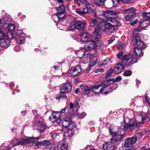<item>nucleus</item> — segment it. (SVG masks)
<instances>
[{"label":"nucleus","mask_w":150,"mask_h":150,"mask_svg":"<svg viewBox=\"0 0 150 150\" xmlns=\"http://www.w3.org/2000/svg\"><path fill=\"white\" fill-rule=\"evenodd\" d=\"M135 55L138 57L141 56L143 55L142 49L137 47H135L134 50Z\"/></svg>","instance_id":"25"},{"label":"nucleus","mask_w":150,"mask_h":150,"mask_svg":"<svg viewBox=\"0 0 150 150\" xmlns=\"http://www.w3.org/2000/svg\"><path fill=\"white\" fill-rule=\"evenodd\" d=\"M124 11L127 14H129L131 13H135L137 11L136 9L134 7H130L125 10Z\"/></svg>","instance_id":"28"},{"label":"nucleus","mask_w":150,"mask_h":150,"mask_svg":"<svg viewBox=\"0 0 150 150\" xmlns=\"http://www.w3.org/2000/svg\"><path fill=\"white\" fill-rule=\"evenodd\" d=\"M76 12L78 14L81 15H83V13L82 11H81L80 9L79 8H77L76 10Z\"/></svg>","instance_id":"53"},{"label":"nucleus","mask_w":150,"mask_h":150,"mask_svg":"<svg viewBox=\"0 0 150 150\" xmlns=\"http://www.w3.org/2000/svg\"><path fill=\"white\" fill-rule=\"evenodd\" d=\"M60 88L61 94H64L69 92L71 89V85L67 82L63 83L60 86Z\"/></svg>","instance_id":"12"},{"label":"nucleus","mask_w":150,"mask_h":150,"mask_svg":"<svg viewBox=\"0 0 150 150\" xmlns=\"http://www.w3.org/2000/svg\"><path fill=\"white\" fill-rule=\"evenodd\" d=\"M122 79V78L120 76H118L117 77L116 79H115V82H118L121 81Z\"/></svg>","instance_id":"57"},{"label":"nucleus","mask_w":150,"mask_h":150,"mask_svg":"<svg viewBox=\"0 0 150 150\" xmlns=\"http://www.w3.org/2000/svg\"><path fill=\"white\" fill-rule=\"evenodd\" d=\"M86 6L89 11L93 12L94 11L93 6L92 4H90L89 3L88 4L86 5Z\"/></svg>","instance_id":"36"},{"label":"nucleus","mask_w":150,"mask_h":150,"mask_svg":"<svg viewBox=\"0 0 150 150\" xmlns=\"http://www.w3.org/2000/svg\"><path fill=\"white\" fill-rule=\"evenodd\" d=\"M53 68L55 69V70H56L57 69H58L59 67L57 66H54L53 67Z\"/></svg>","instance_id":"62"},{"label":"nucleus","mask_w":150,"mask_h":150,"mask_svg":"<svg viewBox=\"0 0 150 150\" xmlns=\"http://www.w3.org/2000/svg\"><path fill=\"white\" fill-rule=\"evenodd\" d=\"M137 22L139 23V24L140 25H141V24L142 23H143L144 25V21H143L142 22H139L138 21V20L137 19H135L134 21L131 22L130 23V24L132 26H133L134 25L136 24Z\"/></svg>","instance_id":"40"},{"label":"nucleus","mask_w":150,"mask_h":150,"mask_svg":"<svg viewBox=\"0 0 150 150\" xmlns=\"http://www.w3.org/2000/svg\"><path fill=\"white\" fill-rule=\"evenodd\" d=\"M94 17L95 18H97L98 16H97V14L96 13H95L94 15Z\"/></svg>","instance_id":"63"},{"label":"nucleus","mask_w":150,"mask_h":150,"mask_svg":"<svg viewBox=\"0 0 150 150\" xmlns=\"http://www.w3.org/2000/svg\"><path fill=\"white\" fill-rule=\"evenodd\" d=\"M116 14V13L113 11H107L105 12L104 15L106 19H104L103 22L96 28L94 32L95 36L93 37L95 41H99L100 38V35L99 33L100 30L105 32L108 31L111 33L114 30V27L121 25L120 23L117 22L115 18L112 16Z\"/></svg>","instance_id":"1"},{"label":"nucleus","mask_w":150,"mask_h":150,"mask_svg":"<svg viewBox=\"0 0 150 150\" xmlns=\"http://www.w3.org/2000/svg\"><path fill=\"white\" fill-rule=\"evenodd\" d=\"M142 27L141 26H139L138 28L135 29L133 31V33L136 35H134L136 37L135 39V42L136 45L139 46V47L144 48L146 47V46L144 44L143 42L141 40V39L139 38V35H137L138 33L142 30Z\"/></svg>","instance_id":"6"},{"label":"nucleus","mask_w":150,"mask_h":150,"mask_svg":"<svg viewBox=\"0 0 150 150\" xmlns=\"http://www.w3.org/2000/svg\"><path fill=\"white\" fill-rule=\"evenodd\" d=\"M94 2L96 5L102 6L104 4V1L103 0H95Z\"/></svg>","instance_id":"35"},{"label":"nucleus","mask_w":150,"mask_h":150,"mask_svg":"<svg viewBox=\"0 0 150 150\" xmlns=\"http://www.w3.org/2000/svg\"><path fill=\"white\" fill-rule=\"evenodd\" d=\"M7 37L10 39L16 38L14 36L13 33L10 31L7 32Z\"/></svg>","instance_id":"34"},{"label":"nucleus","mask_w":150,"mask_h":150,"mask_svg":"<svg viewBox=\"0 0 150 150\" xmlns=\"http://www.w3.org/2000/svg\"><path fill=\"white\" fill-rule=\"evenodd\" d=\"M89 11H88L87 8L86 7V8H84L83 9V15L86 13H87Z\"/></svg>","instance_id":"55"},{"label":"nucleus","mask_w":150,"mask_h":150,"mask_svg":"<svg viewBox=\"0 0 150 150\" xmlns=\"http://www.w3.org/2000/svg\"><path fill=\"white\" fill-rule=\"evenodd\" d=\"M42 146H46L50 144L51 143V141L44 140L42 141Z\"/></svg>","instance_id":"43"},{"label":"nucleus","mask_w":150,"mask_h":150,"mask_svg":"<svg viewBox=\"0 0 150 150\" xmlns=\"http://www.w3.org/2000/svg\"><path fill=\"white\" fill-rule=\"evenodd\" d=\"M103 148V150H116L117 146L111 142H106L104 144Z\"/></svg>","instance_id":"18"},{"label":"nucleus","mask_w":150,"mask_h":150,"mask_svg":"<svg viewBox=\"0 0 150 150\" xmlns=\"http://www.w3.org/2000/svg\"><path fill=\"white\" fill-rule=\"evenodd\" d=\"M68 145L64 141H60L58 144L57 148H54L53 150H68Z\"/></svg>","instance_id":"15"},{"label":"nucleus","mask_w":150,"mask_h":150,"mask_svg":"<svg viewBox=\"0 0 150 150\" xmlns=\"http://www.w3.org/2000/svg\"><path fill=\"white\" fill-rule=\"evenodd\" d=\"M135 58H134L133 56L131 54L124 55L121 58L122 62L125 64L127 67H130L134 63L137 62L135 61Z\"/></svg>","instance_id":"4"},{"label":"nucleus","mask_w":150,"mask_h":150,"mask_svg":"<svg viewBox=\"0 0 150 150\" xmlns=\"http://www.w3.org/2000/svg\"><path fill=\"white\" fill-rule=\"evenodd\" d=\"M36 124L37 127V129L40 131V133H43L46 128L45 124L44 123L41 122L40 121H36Z\"/></svg>","instance_id":"19"},{"label":"nucleus","mask_w":150,"mask_h":150,"mask_svg":"<svg viewBox=\"0 0 150 150\" xmlns=\"http://www.w3.org/2000/svg\"><path fill=\"white\" fill-rule=\"evenodd\" d=\"M132 74V72L130 70H127L125 71L124 73L123 74L125 76H128L131 75Z\"/></svg>","instance_id":"45"},{"label":"nucleus","mask_w":150,"mask_h":150,"mask_svg":"<svg viewBox=\"0 0 150 150\" xmlns=\"http://www.w3.org/2000/svg\"><path fill=\"white\" fill-rule=\"evenodd\" d=\"M13 33L15 37L16 38V36H18L21 34L23 33V32L21 30H18L14 31L13 32Z\"/></svg>","instance_id":"33"},{"label":"nucleus","mask_w":150,"mask_h":150,"mask_svg":"<svg viewBox=\"0 0 150 150\" xmlns=\"http://www.w3.org/2000/svg\"><path fill=\"white\" fill-rule=\"evenodd\" d=\"M66 110V108H63L60 112H53L52 115L49 117L50 120L54 123H57L59 124L61 121V116L60 113H62L64 112Z\"/></svg>","instance_id":"5"},{"label":"nucleus","mask_w":150,"mask_h":150,"mask_svg":"<svg viewBox=\"0 0 150 150\" xmlns=\"http://www.w3.org/2000/svg\"><path fill=\"white\" fill-rule=\"evenodd\" d=\"M81 89L83 92L91 91V88H89L88 86L85 85H83L81 86Z\"/></svg>","instance_id":"30"},{"label":"nucleus","mask_w":150,"mask_h":150,"mask_svg":"<svg viewBox=\"0 0 150 150\" xmlns=\"http://www.w3.org/2000/svg\"><path fill=\"white\" fill-rule=\"evenodd\" d=\"M113 71V70L112 69H110L107 72L105 78H107L110 76H111Z\"/></svg>","instance_id":"38"},{"label":"nucleus","mask_w":150,"mask_h":150,"mask_svg":"<svg viewBox=\"0 0 150 150\" xmlns=\"http://www.w3.org/2000/svg\"><path fill=\"white\" fill-rule=\"evenodd\" d=\"M97 23V20L96 19H92L90 22V25L91 27L95 26Z\"/></svg>","instance_id":"39"},{"label":"nucleus","mask_w":150,"mask_h":150,"mask_svg":"<svg viewBox=\"0 0 150 150\" xmlns=\"http://www.w3.org/2000/svg\"><path fill=\"white\" fill-rule=\"evenodd\" d=\"M138 122H132L130 121L129 123L127 125H125L123 126V129L126 130L127 129L132 130L138 128L139 127Z\"/></svg>","instance_id":"9"},{"label":"nucleus","mask_w":150,"mask_h":150,"mask_svg":"<svg viewBox=\"0 0 150 150\" xmlns=\"http://www.w3.org/2000/svg\"><path fill=\"white\" fill-rule=\"evenodd\" d=\"M150 115L148 114H145L144 115H142L141 116L142 119V120L140 122H138L139 124L144 123V121L145 122H147L149 121L150 118Z\"/></svg>","instance_id":"22"},{"label":"nucleus","mask_w":150,"mask_h":150,"mask_svg":"<svg viewBox=\"0 0 150 150\" xmlns=\"http://www.w3.org/2000/svg\"><path fill=\"white\" fill-rule=\"evenodd\" d=\"M96 47V44L95 41L93 40L89 41L86 43V44L84 46L86 51L89 52L91 50H93V53L94 54L96 52L95 48Z\"/></svg>","instance_id":"8"},{"label":"nucleus","mask_w":150,"mask_h":150,"mask_svg":"<svg viewBox=\"0 0 150 150\" xmlns=\"http://www.w3.org/2000/svg\"><path fill=\"white\" fill-rule=\"evenodd\" d=\"M18 43L19 44H23L25 42V36L24 35H22L15 38Z\"/></svg>","instance_id":"24"},{"label":"nucleus","mask_w":150,"mask_h":150,"mask_svg":"<svg viewBox=\"0 0 150 150\" xmlns=\"http://www.w3.org/2000/svg\"><path fill=\"white\" fill-rule=\"evenodd\" d=\"M115 38H116L115 36H112L110 40L109 41L108 43H110V44L112 43L115 40Z\"/></svg>","instance_id":"52"},{"label":"nucleus","mask_w":150,"mask_h":150,"mask_svg":"<svg viewBox=\"0 0 150 150\" xmlns=\"http://www.w3.org/2000/svg\"><path fill=\"white\" fill-rule=\"evenodd\" d=\"M145 98H146V101L149 103H150V99L148 97V96H145Z\"/></svg>","instance_id":"59"},{"label":"nucleus","mask_w":150,"mask_h":150,"mask_svg":"<svg viewBox=\"0 0 150 150\" xmlns=\"http://www.w3.org/2000/svg\"><path fill=\"white\" fill-rule=\"evenodd\" d=\"M72 114V113L67 115L66 117V118L64 119V120L62 121V126L65 128H69L71 121V118L70 117L71 115Z\"/></svg>","instance_id":"16"},{"label":"nucleus","mask_w":150,"mask_h":150,"mask_svg":"<svg viewBox=\"0 0 150 150\" xmlns=\"http://www.w3.org/2000/svg\"><path fill=\"white\" fill-rule=\"evenodd\" d=\"M109 131L110 134L112 137V138L111 139V141H113L116 142L119 141L122 137V135L116 132H113L110 129H109Z\"/></svg>","instance_id":"13"},{"label":"nucleus","mask_w":150,"mask_h":150,"mask_svg":"<svg viewBox=\"0 0 150 150\" xmlns=\"http://www.w3.org/2000/svg\"><path fill=\"white\" fill-rule=\"evenodd\" d=\"M132 144L129 138H127L125 139V147H130Z\"/></svg>","instance_id":"31"},{"label":"nucleus","mask_w":150,"mask_h":150,"mask_svg":"<svg viewBox=\"0 0 150 150\" xmlns=\"http://www.w3.org/2000/svg\"><path fill=\"white\" fill-rule=\"evenodd\" d=\"M100 62V60L98 59L92 62H91L89 64V67L87 69L86 72L88 73L90 69L93 67L95 66L97 63H98Z\"/></svg>","instance_id":"29"},{"label":"nucleus","mask_w":150,"mask_h":150,"mask_svg":"<svg viewBox=\"0 0 150 150\" xmlns=\"http://www.w3.org/2000/svg\"><path fill=\"white\" fill-rule=\"evenodd\" d=\"M82 3L83 4H85L86 5L88 4L89 2L88 1V0H80Z\"/></svg>","instance_id":"56"},{"label":"nucleus","mask_w":150,"mask_h":150,"mask_svg":"<svg viewBox=\"0 0 150 150\" xmlns=\"http://www.w3.org/2000/svg\"><path fill=\"white\" fill-rule=\"evenodd\" d=\"M70 110L74 112H76L78 110L79 108V104L78 103H73L72 102L70 103L69 105Z\"/></svg>","instance_id":"21"},{"label":"nucleus","mask_w":150,"mask_h":150,"mask_svg":"<svg viewBox=\"0 0 150 150\" xmlns=\"http://www.w3.org/2000/svg\"><path fill=\"white\" fill-rule=\"evenodd\" d=\"M139 150H146L145 149L144 147H142V148L140 149Z\"/></svg>","instance_id":"64"},{"label":"nucleus","mask_w":150,"mask_h":150,"mask_svg":"<svg viewBox=\"0 0 150 150\" xmlns=\"http://www.w3.org/2000/svg\"><path fill=\"white\" fill-rule=\"evenodd\" d=\"M6 37L5 33L2 31L0 32V40Z\"/></svg>","instance_id":"50"},{"label":"nucleus","mask_w":150,"mask_h":150,"mask_svg":"<svg viewBox=\"0 0 150 150\" xmlns=\"http://www.w3.org/2000/svg\"><path fill=\"white\" fill-rule=\"evenodd\" d=\"M92 36L86 32L82 33L80 35L77 36L76 40L78 42H87L89 41H91L92 40Z\"/></svg>","instance_id":"7"},{"label":"nucleus","mask_w":150,"mask_h":150,"mask_svg":"<svg viewBox=\"0 0 150 150\" xmlns=\"http://www.w3.org/2000/svg\"><path fill=\"white\" fill-rule=\"evenodd\" d=\"M66 96L64 94L63 95H62L59 93L57 95V96L56 97V99L59 100L60 99H62L64 98H66Z\"/></svg>","instance_id":"42"},{"label":"nucleus","mask_w":150,"mask_h":150,"mask_svg":"<svg viewBox=\"0 0 150 150\" xmlns=\"http://www.w3.org/2000/svg\"><path fill=\"white\" fill-rule=\"evenodd\" d=\"M40 139L39 137H30L28 139H22L18 140L16 139H13L12 140L11 144H10L9 146V149H10L12 147L16 146L19 144L24 145L28 144H30L33 142L35 140H38Z\"/></svg>","instance_id":"2"},{"label":"nucleus","mask_w":150,"mask_h":150,"mask_svg":"<svg viewBox=\"0 0 150 150\" xmlns=\"http://www.w3.org/2000/svg\"><path fill=\"white\" fill-rule=\"evenodd\" d=\"M110 60L108 59L107 58L101 62L100 66H101L103 65H106L108 63H110Z\"/></svg>","instance_id":"37"},{"label":"nucleus","mask_w":150,"mask_h":150,"mask_svg":"<svg viewBox=\"0 0 150 150\" xmlns=\"http://www.w3.org/2000/svg\"><path fill=\"white\" fill-rule=\"evenodd\" d=\"M134 137L137 138V139H140L142 137V135L140 133H138L135 134Z\"/></svg>","instance_id":"47"},{"label":"nucleus","mask_w":150,"mask_h":150,"mask_svg":"<svg viewBox=\"0 0 150 150\" xmlns=\"http://www.w3.org/2000/svg\"><path fill=\"white\" fill-rule=\"evenodd\" d=\"M56 137H57V135L55 133H54L53 134H52V135L51 136L52 138L53 139H55L56 138Z\"/></svg>","instance_id":"60"},{"label":"nucleus","mask_w":150,"mask_h":150,"mask_svg":"<svg viewBox=\"0 0 150 150\" xmlns=\"http://www.w3.org/2000/svg\"><path fill=\"white\" fill-rule=\"evenodd\" d=\"M80 89L79 88H77L75 91V93L77 94L79 93L80 92Z\"/></svg>","instance_id":"61"},{"label":"nucleus","mask_w":150,"mask_h":150,"mask_svg":"<svg viewBox=\"0 0 150 150\" xmlns=\"http://www.w3.org/2000/svg\"><path fill=\"white\" fill-rule=\"evenodd\" d=\"M86 115V114L85 112H82V113H80L78 114V117L80 119H82L85 117Z\"/></svg>","instance_id":"48"},{"label":"nucleus","mask_w":150,"mask_h":150,"mask_svg":"<svg viewBox=\"0 0 150 150\" xmlns=\"http://www.w3.org/2000/svg\"><path fill=\"white\" fill-rule=\"evenodd\" d=\"M115 79L110 78L107 80V83L109 84H112L115 82Z\"/></svg>","instance_id":"44"},{"label":"nucleus","mask_w":150,"mask_h":150,"mask_svg":"<svg viewBox=\"0 0 150 150\" xmlns=\"http://www.w3.org/2000/svg\"><path fill=\"white\" fill-rule=\"evenodd\" d=\"M124 65L121 63H118L115 65L113 71L115 73L118 74L122 72L124 69Z\"/></svg>","instance_id":"17"},{"label":"nucleus","mask_w":150,"mask_h":150,"mask_svg":"<svg viewBox=\"0 0 150 150\" xmlns=\"http://www.w3.org/2000/svg\"><path fill=\"white\" fill-rule=\"evenodd\" d=\"M131 141V142L132 144H134L136 143L137 141V139L135 137H132L131 138H129Z\"/></svg>","instance_id":"49"},{"label":"nucleus","mask_w":150,"mask_h":150,"mask_svg":"<svg viewBox=\"0 0 150 150\" xmlns=\"http://www.w3.org/2000/svg\"><path fill=\"white\" fill-rule=\"evenodd\" d=\"M85 25V23L82 21H77L73 24H71V30H72L75 28L78 29H82L84 27Z\"/></svg>","instance_id":"10"},{"label":"nucleus","mask_w":150,"mask_h":150,"mask_svg":"<svg viewBox=\"0 0 150 150\" xmlns=\"http://www.w3.org/2000/svg\"><path fill=\"white\" fill-rule=\"evenodd\" d=\"M123 53L122 52H120L118 53L117 54V56L118 58H120L121 57V56H122Z\"/></svg>","instance_id":"58"},{"label":"nucleus","mask_w":150,"mask_h":150,"mask_svg":"<svg viewBox=\"0 0 150 150\" xmlns=\"http://www.w3.org/2000/svg\"><path fill=\"white\" fill-rule=\"evenodd\" d=\"M56 2L58 3L59 6L56 7V9L57 11L61 10V11H59L56 15L52 16V18H57V19L54 20L55 22L59 21L62 20L65 16V14L64 13L65 8L64 5H63V0H56Z\"/></svg>","instance_id":"3"},{"label":"nucleus","mask_w":150,"mask_h":150,"mask_svg":"<svg viewBox=\"0 0 150 150\" xmlns=\"http://www.w3.org/2000/svg\"><path fill=\"white\" fill-rule=\"evenodd\" d=\"M100 88V85L98 86H95L91 88V91H92L95 93H99V91L98 92V90Z\"/></svg>","instance_id":"32"},{"label":"nucleus","mask_w":150,"mask_h":150,"mask_svg":"<svg viewBox=\"0 0 150 150\" xmlns=\"http://www.w3.org/2000/svg\"><path fill=\"white\" fill-rule=\"evenodd\" d=\"M136 14L135 13H134L131 15H127L125 17V20L127 21H131L136 17Z\"/></svg>","instance_id":"26"},{"label":"nucleus","mask_w":150,"mask_h":150,"mask_svg":"<svg viewBox=\"0 0 150 150\" xmlns=\"http://www.w3.org/2000/svg\"><path fill=\"white\" fill-rule=\"evenodd\" d=\"M3 21H4L5 23H6V22H9L11 21V19L9 18L5 17L3 19Z\"/></svg>","instance_id":"51"},{"label":"nucleus","mask_w":150,"mask_h":150,"mask_svg":"<svg viewBox=\"0 0 150 150\" xmlns=\"http://www.w3.org/2000/svg\"><path fill=\"white\" fill-rule=\"evenodd\" d=\"M10 45V41L5 38L2 39L0 40V45L3 47L7 48Z\"/></svg>","instance_id":"20"},{"label":"nucleus","mask_w":150,"mask_h":150,"mask_svg":"<svg viewBox=\"0 0 150 150\" xmlns=\"http://www.w3.org/2000/svg\"><path fill=\"white\" fill-rule=\"evenodd\" d=\"M33 145L35 146H37L39 147L41 146H42V142H35L33 144Z\"/></svg>","instance_id":"46"},{"label":"nucleus","mask_w":150,"mask_h":150,"mask_svg":"<svg viewBox=\"0 0 150 150\" xmlns=\"http://www.w3.org/2000/svg\"><path fill=\"white\" fill-rule=\"evenodd\" d=\"M100 88H101L99 90V92L106 91L105 92L103 93L105 94V95H106L108 93L112 91V90L111 89V87L106 85L104 83H103L100 85Z\"/></svg>","instance_id":"14"},{"label":"nucleus","mask_w":150,"mask_h":150,"mask_svg":"<svg viewBox=\"0 0 150 150\" xmlns=\"http://www.w3.org/2000/svg\"><path fill=\"white\" fill-rule=\"evenodd\" d=\"M76 123L74 122H72L71 121V123L69 125V129H72L74 127H76Z\"/></svg>","instance_id":"41"},{"label":"nucleus","mask_w":150,"mask_h":150,"mask_svg":"<svg viewBox=\"0 0 150 150\" xmlns=\"http://www.w3.org/2000/svg\"><path fill=\"white\" fill-rule=\"evenodd\" d=\"M81 71V68L79 66L72 67L69 72V75L70 76H74L79 74Z\"/></svg>","instance_id":"11"},{"label":"nucleus","mask_w":150,"mask_h":150,"mask_svg":"<svg viewBox=\"0 0 150 150\" xmlns=\"http://www.w3.org/2000/svg\"><path fill=\"white\" fill-rule=\"evenodd\" d=\"M142 16L144 17H147V19H146L144 22V24H146V25L144 26V27H147L148 25L147 23H146V22H147L148 21H150V12L148 13L146 12H144L142 14Z\"/></svg>","instance_id":"27"},{"label":"nucleus","mask_w":150,"mask_h":150,"mask_svg":"<svg viewBox=\"0 0 150 150\" xmlns=\"http://www.w3.org/2000/svg\"><path fill=\"white\" fill-rule=\"evenodd\" d=\"M104 71L105 69H104L99 68L96 69V73L98 72H103Z\"/></svg>","instance_id":"54"},{"label":"nucleus","mask_w":150,"mask_h":150,"mask_svg":"<svg viewBox=\"0 0 150 150\" xmlns=\"http://www.w3.org/2000/svg\"><path fill=\"white\" fill-rule=\"evenodd\" d=\"M4 27L6 30H12L15 28V26L13 24L5 23L4 25Z\"/></svg>","instance_id":"23"}]
</instances>
